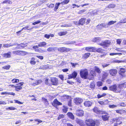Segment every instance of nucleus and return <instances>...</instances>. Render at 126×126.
Segmentation results:
<instances>
[{
  "mask_svg": "<svg viewBox=\"0 0 126 126\" xmlns=\"http://www.w3.org/2000/svg\"><path fill=\"white\" fill-rule=\"evenodd\" d=\"M62 3L63 2H62L61 3L60 2L56 3L55 5V7L54 9V10L56 11L58 9L59 6L60 5V4H62Z\"/></svg>",
  "mask_w": 126,
  "mask_h": 126,
  "instance_id": "nucleus-23",
  "label": "nucleus"
},
{
  "mask_svg": "<svg viewBox=\"0 0 126 126\" xmlns=\"http://www.w3.org/2000/svg\"><path fill=\"white\" fill-rule=\"evenodd\" d=\"M22 87L18 85L17 86H15V90L16 91H18L19 90L22 89Z\"/></svg>",
  "mask_w": 126,
  "mask_h": 126,
  "instance_id": "nucleus-30",
  "label": "nucleus"
},
{
  "mask_svg": "<svg viewBox=\"0 0 126 126\" xmlns=\"http://www.w3.org/2000/svg\"><path fill=\"white\" fill-rule=\"evenodd\" d=\"M85 20L86 19H85L83 18H81L79 21L80 25H83L85 23Z\"/></svg>",
  "mask_w": 126,
  "mask_h": 126,
  "instance_id": "nucleus-21",
  "label": "nucleus"
},
{
  "mask_svg": "<svg viewBox=\"0 0 126 126\" xmlns=\"http://www.w3.org/2000/svg\"><path fill=\"white\" fill-rule=\"evenodd\" d=\"M70 64L73 67H75L76 66V65L78 64V63H71V62L70 63Z\"/></svg>",
  "mask_w": 126,
  "mask_h": 126,
  "instance_id": "nucleus-53",
  "label": "nucleus"
},
{
  "mask_svg": "<svg viewBox=\"0 0 126 126\" xmlns=\"http://www.w3.org/2000/svg\"><path fill=\"white\" fill-rule=\"evenodd\" d=\"M116 21H113L112 20L108 22V25L109 26L114 24L116 22Z\"/></svg>",
  "mask_w": 126,
  "mask_h": 126,
  "instance_id": "nucleus-34",
  "label": "nucleus"
},
{
  "mask_svg": "<svg viewBox=\"0 0 126 126\" xmlns=\"http://www.w3.org/2000/svg\"><path fill=\"white\" fill-rule=\"evenodd\" d=\"M22 48H23L27 46V43H23L20 44Z\"/></svg>",
  "mask_w": 126,
  "mask_h": 126,
  "instance_id": "nucleus-47",
  "label": "nucleus"
},
{
  "mask_svg": "<svg viewBox=\"0 0 126 126\" xmlns=\"http://www.w3.org/2000/svg\"><path fill=\"white\" fill-rule=\"evenodd\" d=\"M94 70L98 74H100L101 73V71L99 68L95 66L94 67Z\"/></svg>",
  "mask_w": 126,
  "mask_h": 126,
  "instance_id": "nucleus-25",
  "label": "nucleus"
},
{
  "mask_svg": "<svg viewBox=\"0 0 126 126\" xmlns=\"http://www.w3.org/2000/svg\"><path fill=\"white\" fill-rule=\"evenodd\" d=\"M80 75L82 78L87 79V69H81L80 71Z\"/></svg>",
  "mask_w": 126,
  "mask_h": 126,
  "instance_id": "nucleus-4",
  "label": "nucleus"
},
{
  "mask_svg": "<svg viewBox=\"0 0 126 126\" xmlns=\"http://www.w3.org/2000/svg\"><path fill=\"white\" fill-rule=\"evenodd\" d=\"M67 82L68 83L72 85H73L74 83L73 82L68 80H67Z\"/></svg>",
  "mask_w": 126,
  "mask_h": 126,
  "instance_id": "nucleus-63",
  "label": "nucleus"
},
{
  "mask_svg": "<svg viewBox=\"0 0 126 126\" xmlns=\"http://www.w3.org/2000/svg\"><path fill=\"white\" fill-rule=\"evenodd\" d=\"M49 67L47 65H42L39 68V69H48Z\"/></svg>",
  "mask_w": 126,
  "mask_h": 126,
  "instance_id": "nucleus-29",
  "label": "nucleus"
},
{
  "mask_svg": "<svg viewBox=\"0 0 126 126\" xmlns=\"http://www.w3.org/2000/svg\"><path fill=\"white\" fill-rule=\"evenodd\" d=\"M11 67L10 65H5L2 67V68L6 70H9Z\"/></svg>",
  "mask_w": 126,
  "mask_h": 126,
  "instance_id": "nucleus-32",
  "label": "nucleus"
},
{
  "mask_svg": "<svg viewBox=\"0 0 126 126\" xmlns=\"http://www.w3.org/2000/svg\"><path fill=\"white\" fill-rule=\"evenodd\" d=\"M93 110L94 113L97 114H100L101 110H99L98 108L95 107L93 108Z\"/></svg>",
  "mask_w": 126,
  "mask_h": 126,
  "instance_id": "nucleus-18",
  "label": "nucleus"
},
{
  "mask_svg": "<svg viewBox=\"0 0 126 126\" xmlns=\"http://www.w3.org/2000/svg\"><path fill=\"white\" fill-rule=\"evenodd\" d=\"M19 79H14L12 80V81L13 83L18 82L19 81Z\"/></svg>",
  "mask_w": 126,
  "mask_h": 126,
  "instance_id": "nucleus-43",
  "label": "nucleus"
},
{
  "mask_svg": "<svg viewBox=\"0 0 126 126\" xmlns=\"http://www.w3.org/2000/svg\"><path fill=\"white\" fill-rule=\"evenodd\" d=\"M50 80L48 79H46L45 81V83L47 85H49V82H50Z\"/></svg>",
  "mask_w": 126,
  "mask_h": 126,
  "instance_id": "nucleus-49",
  "label": "nucleus"
},
{
  "mask_svg": "<svg viewBox=\"0 0 126 126\" xmlns=\"http://www.w3.org/2000/svg\"><path fill=\"white\" fill-rule=\"evenodd\" d=\"M92 104V103L91 102L89 101H87V106H90Z\"/></svg>",
  "mask_w": 126,
  "mask_h": 126,
  "instance_id": "nucleus-60",
  "label": "nucleus"
},
{
  "mask_svg": "<svg viewBox=\"0 0 126 126\" xmlns=\"http://www.w3.org/2000/svg\"><path fill=\"white\" fill-rule=\"evenodd\" d=\"M74 102L77 105L80 104L83 101V99L80 98H76L74 99Z\"/></svg>",
  "mask_w": 126,
  "mask_h": 126,
  "instance_id": "nucleus-7",
  "label": "nucleus"
},
{
  "mask_svg": "<svg viewBox=\"0 0 126 126\" xmlns=\"http://www.w3.org/2000/svg\"><path fill=\"white\" fill-rule=\"evenodd\" d=\"M115 5L114 4H109L107 7V8L109 9L115 7Z\"/></svg>",
  "mask_w": 126,
  "mask_h": 126,
  "instance_id": "nucleus-26",
  "label": "nucleus"
},
{
  "mask_svg": "<svg viewBox=\"0 0 126 126\" xmlns=\"http://www.w3.org/2000/svg\"><path fill=\"white\" fill-rule=\"evenodd\" d=\"M117 73V71L115 69H112L109 70V73L110 75L112 76H115L116 74Z\"/></svg>",
  "mask_w": 126,
  "mask_h": 126,
  "instance_id": "nucleus-8",
  "label": "nucleus"
},
{
  "mask_svg": "<svg viewBox=\"0 0 126 126\" xmlns=\"http://www.w3.org/2000/svg\"><path fill=\"white\" fill-rule=\"evenodd\" d=\"M14 101H15V103H18L20 104H23V103L22 102H20V101L17 100H15Z\"/></svg>",
  "mask_w": 126,
  "mask_h": 126,
  "instance_id": "nucleus-59",
  "label": "nucleus"
},
{
  "mask_svg": "<svg viewBox=\"0 0 126 126\" xmlns=\"http://www.w3.org/2000/svg\"><path fill=\"white\" fill-rule=\"evenodd\" d=\"M96 73L95 71L93 70H91L90 74H88L87 72V79L89 80L93 79L94 78V76H96Z\"/></svg>",
  "mask_w": 126,
  "mask_h": 126,
  "instance_id": "nucleus-3",
  "label": "nucleus"
},
{
  "mask_svg": "<svg viewBox=\"0 0 126 126\" xmlns=\"http://www.w3.org/2000/svg\"><path fill=\"white\" fill-rule=\"evenodd\" d=\"M106 82L108 84H110L112 82V81L110 79H108L106 81Z\"/></svg>",
  "mask_w": 126,
  "mask_h": 126,
  "instance_id": "nucleus-61",
  "label": "nucleus"
},
{
  "mask_svg": "<svg viewBox=\"0 0 126 126\" xmlns=\"http://www.w3.org/2000/svg\"><path fill=\"white\" fill-rule=\"evenodd\" d=\"M109 117L110 116L108 113H107L106 114L103 115L101 116L103 120L104 121L108 120Z\"/></svg>",
  "mask_w": 126,
  "mask_h": 126,
  "instance_id": "nucleus-12",
  "label": "nucleus"
},
{
  "mask_svg": "<svg viewBox=\"0 0 126 126\" xmlns=\"http://www.w3.org/2000/svg\"><path fill=\"white\" fill-rule=\"evenodd\" d=\"M38 51L39 52L42 53L45 52V50H42L41 49H39L38 50Z\"/></svg>",
  "mask_w": 126,
  "mask_h": 126,
  "instance_id": "nucleus-62",
  "label": "nucleus"
},
{
  "mask_svg": "<svg viewBox=\"0 0 126 126\" xmlns=\"http://www.w3.org/2000/svg\"><path fill=\"white\" fill-rule=\"evenodd\" d=\"M29 28V26H26L25 27H24L22 29V30H26V29H27V30H28V29H28V28Z\"/></svg>",
  "mask_w": 126,
  "mask_h": 126,
  "instance_id": "nucleus-64",
  "label": "nucleus"
},
{
  "mask_svg": "<svg viewBox=\"0 0 126 126\" xmlns=\"http://www.w3.org/2000/svg\"><path fill=\"white\" fill-rule=\"evenodd\" d=\"M42 99V100L43 101V102H46V104L48 103V101L47 99H45L43 97Z\"/></svg>",
  "mask_w": 126,
  "mask_h": 126,
  "instance_id": "nucleus-54",
  "label": "nucleus"
},
{
  "mask_svg": "<svg viewBox=\"0 0 126 126\" xmlns=\"http://www.w3.org/2000/svg\"><path fill=\"white\" fill-rule=\"evenodd\" d=\"M108 73L105 72L103 75V78L104 79H105L106 78L108 77Z\"/></svg>",
  "mask_w": 126,
  "mask_h": 126,
  "instance_id": "nucleus-36",
  "label": "nucleus"
},
{
  "mask_svg": "<svg viewBox=\"0 0 126 126\" xmlns=\"http://www.w3.org/2000/svg\"><path fill=\"white\" fill-rule=\"evenodd\" d=\"M109 65H110V64H105L104 63L103 64H102V66L103 68H104L106 67H107V66H109Z\"/></svg>",
  "mask_w": 126,
  "mask_h": 126,
  "instance_id": "nucleus-52",
  "label": "nucleus"
},
{
  "mask_svg": "<svg viewBox=\"0 0 126 126\" xmlns=\"http://www.w3.org/2000/svg\"><path fill=\"white\" fill-rule=\"evenodd\" d=\"M76 121L77 123L81 126H85V124L86 123L87 120H85V123L82 120L79 119H77Z\"/></svg>",
  "mask_w": 126,
  "mask_h": 126,
  "instance_id": "nucleus-9",
  "label": "nucleus"
},
{
  "mask_svg": "<svg viewBox=\"0 0 126 126\" xmlns=\"http://www.w3.org/2000/svg\"><path fill=\"white\" fill-rule=\"evenodd\" d=\"M117 106L116 105H110L109 106V107L110 108H114L117 107Z\"/></svg>",
  "mask_w": 126,
  "mask_h": 126,
  "instance_id": "nucleus-40",
  "label": "nucleus"
},
{
  "mask_svg": "<svg viewBox=\"0 0 126 126\" xmlns=\"http://www.w3.org/2000/svg\"><path fill=\"white\" fill-rule=\"evenodd\" d=\"M41 21L40 20H38L37 21H36L32 23V24L33 25H35L36 24H39L40 23Z\"/></svg>",
  "mask_w": 126,
  "mask_h": 126,
  "instance_id": "nucleus-48",
  "label": "nucleus"
},
{
  "mask_svg": "<svg viewBox=\"0 0 126 126\" xmlns=\"http://www.w3.org/2000/svg\"><path fill=\"white\" fill-rule=\"evenodd\" d=\"M69 1V0H64L63 1L62 3H64V4H67Z\"/></svg>",
  "mask_w": 126,
  "mask_h": 126,
  "instance_id": "nucleus-51",
  "label": "nucleus"
},
{
  "mask_svg": "<svg viewBox=\"0 0 126 126\" xmlns=\"http://www.w3.org/2000/svg\"><path fill=\"white\" fill-rule=\"evenodd\" d=\"M77 115L79 116H83L84 114L83 111L82 110H77L76 112Z\"/></svg>",
  "mask_w": 126,
  "mask_h": 126,
  "instance_id": "nucleus-13",
  "label": "nucleus"
},
{
  "mask_svg": "<svg viewBox=\"0 0 126 126\" xmlns=\"http://www.w3.org/2000/svg\"><path fill=\"white\" fill-rule=\"evenodd\" d=\"M95 47H87V51L90 52H95Z\"/></svg>",
  "mask_w": 126,
  "mask_h": 126,
  "instance_id": "nucleus-19",
  "label": "nucleus"
},
{
  "mask_svg": "<svg viewBox=\"0 0 126 126\" xmlns=\"http://www.w3.org/2000/svg\"><path fill=\"white\" fill-rule=\"evenodd\" d=\"M11 1L9 0H5L2 3H8L9 4H10Z\"/></svg>",
  "mask_w": 126,
  "mask_h": 126,
  "instance_id": "nucleus-44",
  "label": "nucleus"
},
{
  "mask_svg": "<svg viewBox=\"0 0 126 126\" xmlns=\"http://www.w3.org/2000/svg\"><path fill=\"white\" fill-rule=\"evenodd\" d=\"M110 90L115 92L117 90V86L115 84L110 86L109 87Z\"/></svg>",
  "mask_w": 126,
  "mask_h": 126,
  "instance_id": "nucleus-16",
  "label": "nucleus"
},
{
  "mask_svg": "<svg viewBox=\"0 0 126 126\" xmlns=\"http://www.w3.org/2000/svg\"><path fill=\"white\" fill-rule=\"evenodd\" d=\"M67 32H59L58 34L60 36H62L65 35L66 34Z\"/></svg>",
  "mask_w": 126,
  "mask_h": 126,
  "instance_id": "nucleus-31",
  "label": "nucleus"
},
{
  "mask_svg": "<svg viewBox=\"0 0 126 126\" xmlns=\"http://www.w3.org/2000/svg\"><path fill=\"white\" fill-rule=\"evenodd\" d=\"M125 72V69L123 68H121L119 71V74L122 76H125L124 73Z\"/></svg>",
  "mask_w": 126,
  "mask_h": 126,
  "instance_id": "nucleus-17",
  "label": "nucleus"
},
{
  "mask_svg": "<svg viewBox=\"0 0 126 126\" xmlns=\"http://www.w3.org/2000/svg\"><path fill=\"white\" fill-rule=\"evenodd\" d=\"M95 126H98L100 124V122L98 120H94Z\"/></svg>",
  "mask_w": 126,
  "mask_h": 126,
  "instance_id": "nucleus-39",
  "label": "nucleus"
},
{
  "mask_svg": "<svg viewBox=\"0 0 126 126\" xmlns=\"http://www.w3.org/2000/svg\"><path fill=\"white\" fill-rule=\"evenodd\" d=\"M122 118L120 116L113 118L110 120V122L112 124L114 123L113 126H118L119 125L121 124L122 123Z\"/></svg>",
  "mask_w": 126,
  "mask_h": 126,
  "instance_id": "nucleus-1",
  "label": "nucleus"
},
{
  "mask_svg": "<svg viewBox=\"0 0 126 126\" xmlns=\"http://www.w3.org/2000/svg\"><path fill=\"white\" fill-rule=\"evenodd\" d=\"M67 115L68 117L71 119L73 120L74 119V116L72 113L69 112L67 113Z\"/></svg>",
  "mask_w": 126,
  "mask_h": 126,
  "instance_id": "nucleus-20",
  "label": "nucleus"
},
{
  "mask_svg": "<svg viewBox=\"0 0 126 126\" xmlns=\"http://www.w3.org/2000/svg\"><path fill=\"white\" fill-rule=\"evenodd\" d=\"M97 27H97L98 28L100 29L101 28H106V25L104 23H101V24H98L97 26Z\"/></svg>",
  "mask_w": 126,
  "mask_h": 126,
  "instance_id": "nucleus-22",
  "label": "nucleus"
},
{
  "mask_svg": "<svg viewBox=\"0 0 126 126\" xmlns=\"http://www.w3.org/2000/svg\"><path fill=\"white\" fill-rule=\"evenodd\" d=\"M35 121L38 122V123H37L38 124H39V123H41L42 122V120L38 119H35Z\"/></svg>",
  "mask_w": 126,
  "mask_h": 126,
  "instance_id": "nucleus-57",
  "label": "nucleus"
},
{
  "mask_svg": "<svg viewBox=\"0 0 126 126\" xmlns=\"http://www.w3.org/2000/svg\"><path fill=\"white\" fill-rule=\"evenodd\" d=\"M77 73L76 71H74L71 75L70 74L68 75V79L75 78L77 77Z\"/></svg>",
  "mask_w": 126,
  "mask_h": 126,
  "instance_id": "nucleus-11",
  "label": "nucleus"
},
{
  "mask_svg": "<svg viewBox=\"0 0 126 126\" xmlns=\"http://www.w3.org/2000/svg\"><path fill=\"white\" fill-rule=\"evenodd\" d=\"M20 51L17 50L13 51V53L16 55H19Z\"/></svg>",
  "mask_w": 126,
  "mask_h": 126,
  "instance_id": "nucleus-42",
  "label": "nucleus"
},
{
  "mask_svg": "<svg viewBox=\"0 0 126 126\" xmlns=\"http://www.w3.org/2000/svg\"><path fill=\"white\" fill-rule=\"evenodd\" d=\"M34 58H32L31 59L30 63L32 64H35L36 62L34 61Z\"/></svg>",
  "mask_w": 126,
  "mask_h": 126,
  "instance_id": "nucleus-38",
  "label": "nucleus"
},
{
  "mask_svg": "<svg viewBox=\"0 0 126 126\" xmlns=\"http://www.w3.org/2000/svg\"><path fill=\"white\" fill-rule=\"evenodd\" d=\"M3 56L5 57H9L11 56V52H9L6 53H4L3 54Z\"/></svg>",
  "mask_w": 126,
  "mask_h": 126,
  "instance_id": "nucleus-24",
  "label": "nucleus"
},
{
  "mask_svg": "<svg viewBox=\"0 0 126 126\" xmlns=\"http://www.w3.org/2000/svg\"><path fill=\"white\" fill-rule=\"evenodd\" d=\"M117 44L120 45L121 42V39H116Z\"/></svg>",
  "mask_w": 126,
  "mask_h": 126,
  "instance_id": "nucleus-45",
  "label": "nucleus"
},
{
  "mask_svg": "<svg viewBox=\"0 0 126 126\" xmlns=\"http://www.w3.org/2000/svg\"><path fill=\"white\" fill-rule=\"evenodd\" d=\"M97 86L99 87L101 86L103 84L102 82L101 81H98L96 82Z\"/></svg>",
  "mask_w": 126,
  "mask_h": 126,
  "instance_id": "nucleus-35",
  "label": "nucleus"
},
{
  "mask_svg": "<svg viewBox=\"0 0 126 126\" xmlns=\"http://www.w3.org/2000/svg\"><path fill=\"white\" fill-rule=\"evenodd\" d=\"M27 54V52L26 51H20L19 55H24Z\"/></svg>",
  "mask_w": 126,
  "mask_h": 126,
  "instance_id": "nucleus-33",
  "label": "nucleus"
},
{
  "mask_svg": "<svg viewBox=\"0 0 126 126\" xmlns=\"http://www.w3.org/2000/svg\"><path fill=\"white\" fill-rule=\"evenodd\" d=\"M16 49H21L22 48L21 46V45L20 44H18L17 46L16 47Z\"/></svg>",
  "mask_w": 126,
  "mask_h": 126,
  "instance_id": "nucleus-58",
  "label": "nucleus"
},
{
  "mask_svg": "<svg viewBox=\"0 0 126 126\" xmlns=\"http://www.w3.org/2000/svg\"><path fill=\"white\" fill-rule=\"evenodd\" d=\"M64 117V116L63 114L59 115L58 117V119L60 120L61 118H63Z\"/></svg>",
  "mask_w": 126,
  "mask_h": 126,
  "instance_id": "nucleus-50",
  "label": "nucleus"
},
{
  "mask_svg": "<svg viewBox=\"0 0 126 126\" xmlns=\"http://www.w3.org/2000/svg\"><path fill=\"white\" fill-rule=\"evenodd\" d=\"M3 47H8L11 46L9 44H6L3 45Z\"/></svg>",
  "mask_w": 126,
  "mask_h": 126,
  "instance_id": "nucleus-56",
  "label": "nucleus"
},
{
  "mask_svg": "<svg viewBox=\"0 0 126 126\" xmlns=\"http://www.w3.org/2000/svg\"><path fill=\"white\" fill-rule=\"evenodd\" d=\"M6 109L7 110H14L15 109H16L13 107H9L8 108H6Z\"/></svg>",
  "mask_w": 126,
  "mask_h": 126,
  "instance_id": "nucleus-46",
  "label": "nucleus"
},
{
  "mask_svg": "<svg viewBox=\"0 0 126 126\" xmlns=\"http://www.w3.org/2000/svg\"><path fill=\"white\" fill-rule=\"evenodd\" d=\"M110 42L109 40H106L102 42L99 44V45L105 48L108 47L110 45Z\"/></svg>",
  "mask_w": 126,
  "mask_h": 126,
  "instance_id": "nucleus-2",
  "label": "nucleus"
},
{
  "mask_svg": "<svg viewBox=\"0 0 126 126\" xmlns=\"http://www.w3.org/2000/svg\"><path fill=\"white\" fill-rule=\"evenodd\" d=\"M50 80L52 84L54 85H56L58 83V80L55 78H51Z\"/></svg>",
  "mask_w": 126,
  "mask_h": 126,
  "instance_id": "nucleus-10",
  "label": "nucleus"
},
{
  "mask_svg": "<svg viewBox=\"0 0 126 126\" xmlns=\"http://www.w3.org/2000/svg\"><path fill=\"white\" fill-rule=\"evenodd\" d=\"M44 37H45L47 39H48L50 38V35H49L46 34L45 35Z\"/></svg>",
  "mask_w": 126,
  "mask_h": 126,
  "instance_id": "nucleus-55",
  "label": "nucleus"
},
{
  "mask_svg": "<svg viewBox=\"0 0 126 126\" xmlns=\"http://www.w3.org/2000/svg\"><path fill=\"white\" fill-rule=\"evenodd\" d=\"M46 43L44 42H43L40 43L38 44V46L40 47H44L46 45Z\"/></svg>",
  "mask_w": 126,
  "mask_h": 126,
  "instance_id": "nucleus-27",
  "label": "nucleus"
},
{
  "mask_svg": "<svg viewBox=\"0 0 126 126\" xmlns=\"http://www.w3.org/2000/svg\"><path fill=\"white\" fill-rule=\"evenodd\" d=\"M95 84L94 81L90 83V87L92 89H94L95 87Z\"/></svg>",
  "mask_w": 126,
  "mask_h": 126,
  "instance_id": "nucleus-28",
  "label": "nucleus"
},
{
  "mask_svg": "<svg viewBox=\"0 0 126 126\" xmlns=\"http://www.w3.org/2000/svg\"><path fill=\"white\" fill-rule=\"evenodd\" d=\"M116 112L120 114H124L126 113V111L123 109L118 110H115Z\"/></svg>",
  "mask_w": 126,
  "mask_h": 126,
  "instance_id": "nucleus-15",
  "label": "nucleus"
},
{
  "mask_svg": "<svg viewBox=\"0 0 126 126\" xmlns=\"http://www.w3.org/2000/svg\"><path fill=\"white\" fill-rule=\"evenodd\" d=\"M94 120L92 119L87 120V126H95Z\"/></svg>",
  "mask_w": 126,
  "mask_h": 126,
  "instance_id": "nucleus-6",
  "label": "nucleus"
},
{
  "mask_svg": "<svg viewBox=\"0 0 126 126\" xmlns=\"http://www.w3.org/2000/svg\"><path fill=\"white\" fill-rule=\"evenodd\" d=\"M55 48L54 47H51L48 48L47 50L49 51H54Z\"/></svg>",
  "mask_w": 126,
  "mask_h": 126,
  "instance_id": "nucleus-37",
  "label": "nucleus"
},
{
  "mask_svg": "<svg viewBox=\"0 0 126 126\" xmlns=\"http://www.w3.org/2000/svg\"><path fill=\"white\" fill-rule=\"evenodd\" d=\"M52 105L56 108H57L58 106L62 105V104L60 102L58 101L56 98L55 99L52 103Z\"/></svg>",
  "mask_w": 126,
  "mask_h": 126,
  "instance_id": "nucleus-5",
  "label": "nucleus"
},
{
  "mask_svg": "<svg viewBox=\"0 0 126 126\" xmlns=\"http://www.w3.org/2000/svg\"><path fill=\"white\" fill-rule=\"evenodd\" d=\"M63 112L64 113L66 112L67 111L68 108L64 106H63Z\"/></svg>",
  "mask_w": 126,
  "mask_h": 126,
  "instance_id": "nucleus-41",
  "label": "nucleus"
},
{
  "mask_svg": "<svg viewBox=\"0 0 126 126\" xmlns=\"http://www.w3.org/2000/svg\"><path fill=\"white\" fill-rule=\"evenodd\" d=\"M105 50L104 49L101 48H95V52H97L99 53H104L105 51Z\"/></svg>",
  "mask_w": 126,
  "mask_h": 126,
  "instance_id": "nucleus-14",
  "label": "nucleus"
}]
</instances>
